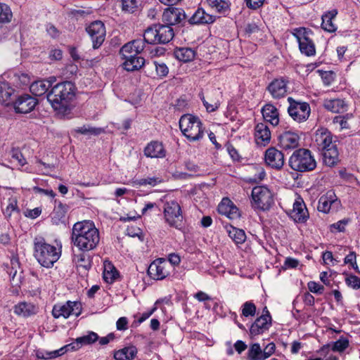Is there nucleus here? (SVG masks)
<instances>
[{"label": "nucleus", "instance_id": "f257e3e1", "mask_svg": "<svg viewBox=\"0 0 360 360\" xmlns=\"http://www.w3.org/2000/svg\"><path fill=\"white\" fill-rule=\"evenodd\" d=\"M72 241L82 252L93 250L100 242L99 231L91 221H78L72 229Z\"/></svg>", "mask_w": 360, "mask_h": 360}, {"label": "nucleus", "instance_id": "f03ea898", "mask_svg": "<svg viewBox=\"0 0 360 360\" xmlns=\"http://www.w3.org/2000/svg\"><path fill=\"white\" fill-rule=\"evenodd\" d=\"M75 96V85L71 82H63L53 86L46 97L54 110L65 113L70 109V102Z\"/></svg>", "mask_w": 360, "mask_h": 360}, {"label": "nucleus", "instance_id": "7ed1b4c3", "mask_svg": "<svg viewBox=\"0 0 360 360\" xmlns=\"http://www.w3.org/2000/svg\"><path fill=\"white\" fill-rule=\"evenodd\" d=\"M60 255V248L46 243L43 237L34 239V256L42 266L52 267Z\"/></svg>", "mask_w": 360, "mask_h": 360}, {"label": "nucleus", "instance_id": "20e7f679", "mask_svg": "<svg viewBox=\"0 0 360 360\" xmlns=\"http://www.w3.org/2000/svg\"><path fill=\"white\" fill-rule=\"evenodd\" d=\"M179 127L183 134L191 141H198L204 136L200 120L193 115H182L179 120Z\"/></svg>", "mask_w": 360, "mask_h": 360}, {"label": "nucleus", "instance_id": "39448f33", "mask_svg": "<svg viewBox=\"0 0 360 360\" xmlns=\"http://www.w3.org/2000/svg\"><path fill=\"white\" fill-rule=\"evenodd\" d=\"M289 165L295 171L309 172L316 168V162L309 149L300 148L290 157Z\"/></svg>", "mask_w": 360, "mask_h": 360}, {"label": "nucleus", "instance_id": "423d86ee", "mask_svg": "<svg viewBox=\"0 0 360 360\" xmlns=\"http://www.w3.org/2000/svg\"><path fill=\"white\" fill-rule=\"evenodd\" d=\"M173 29L167 25H154L144 32V41L150 44H167L174 37Z\"/></svg>", "mask_w": 360, "mask_h": 360}, {"label": "nucleus", "instance_id": "0eeeda50", "mask_svg": "<svg viewBox=\"0 0 360 360\" xmlns=\"http://www.w3.org/2000/svg\"><path fill=\"white\" fill-rule=\"evenodd\" d=\"M292 35L297 39L299 48L302 53L307 56H314L316 53L315 45L311 38L312 32L305 27L295 28L292 31Z\"/></svg>", "mask_w": 360, "mask_h": 360}, {"label": "nucleus", "instance_id": "6e6552de", "mask_svg": "<svg viewBox=\"0 0 360 360\" xmlns=\"http://www.w3.org/2000/svg\"><path fill=\"white\" fill-rule=\"evenodd\" d=\"M252 198L253 206L262 210H269L274 204V195L266 186L254 187L252 191Z\"/></svg>", "mask_w": 360, "mask_h": 360}, {"label": "nucleus", "instance_id": "1a4fd4ad", "mask_svg": "<svg viewBox=\"0 0 360 360\" xmlns=\"http://www.w3.org/2000/svg\"><path fill=\"white\" fill-rule=\"evenodd\" d=\"M289 106L288 112L290 117L298 123L305 122L309 117L311 108L306 102L297 101L292 97L288 98Z\"/></svg>", "mask_w": 360, "mask_h": 360}, {"label": "nucleus", "instance_id": "9d476101", "mask_svg": "<svg viewBox=\"0 0 360 360\" xmlns=\"http://www.w3.org/2000/svg\"><path fill=\"white\" fill-rule=\"evenodd\" d=\"M165 221L170 226L178 228L182 221L183 216L179 204L174 200H167L163 207Z\"/></svg>", "mask_w": 360, "mask_h": 360}, {"label": "nucleus", "instance_id": "9b49d317", "mask_svg": "<svg viewBox=\"0 0 360 360\" xmlns=\"http://www.w3.org/2000/svg\"><path fill=\"white\" fill-rule=\"evenodd\" d=\"M82 312V304L79 302L68 301L64 304L54 305L52 314L54 318H68L71 315L78 316Z\"/></svg>", "mask_w": 360, "mask_h": 360}, {"label": "nucleus", "instance_id": "f8f14e48", "mask_svg": "<svg viewBox=\"0 0 360 360\" xmlns=\"http://www.w3.org/2000/svg\"><path fill=\"white\" fill-rule=\"evenodd\" d=\"M170 268L171 266L166 259L158 258L149 265L148 274L154 280H163L169 274Z\"/></svg>", "mask_w": 360, "mask_h": 360}, {"label": "nucleus", "instance_id": "ddd939ff", "mask_svg": "<svg viewBox=\"0 0 360 360\" xmlns=\"http://www.w3.org/2000/svg\"><path fill=\"white\" fill-rule=\"evenodd\" d=\"M86 30L89 35L94 49L99 48L103 43L105 37V27L103 22L96 20L91 22Z\"/></svg>", "mask_w": 360, "mask_h": 360}, {"label": "nucleus", "instance_id": "4468645a", "mask_svg": "<svg viewBox=\"0 0 360 360\" xmlns=\"http://www.w3.org/2000/svg\"><path fill=\"white\" fill-rule=\"evenodd\" d=\"M271 326V316L266 307L263 309L262 315L258 317L251 325L250 334L256 336L268 330Z\"/></svg>", "mask_w": 360, "mask_h": 360}, {"label": "nucleus", "instance_id": "2eb2a0df", "mask_svg": "<svg viewBox=\"0 0 360 360\" xmlns=\"http://www.w3.org/2000/svg\"><path fill=\"white\" fill-rule=\"evenodd\" d=\"M288 82L284 77L276 78L269 84L266 90L273 98L281 99L287 95Z\"/></svg>", "mask_w": 360, "mask_h": 360}, {"label": "nucleus", "instance_id": "dca6fc26", "mask_svg": "<svg viewBox=\"0 0 360 360\" xmlns=\"http://www.w3.org/2000/svg\"><path fill=\"white\" fill-rule=\"evenodd\" d=\"M38 101L29 94L19 96L14 103V108L18 113H28L33 110Z\"/></svg>", "mask_w": 360, "mask_h": 360}, {"label": "nucleus", "instance_id": "f3484780", "mask_svg": "<svg viewBox=\"0 0 360 360\" xmlns=\"http://www.w3.org/2000/svg\"><path fill=\"white\" fill-rule=\"evenodd\" d=\"M186 19L184 11L180 8L169 7L162 14V21L171 27L181 22Z\"/></svg>", "mask_w": 360, "mask_h": 360}, {"label": "nucleus", "instance_id": "a211bd4d", "mask_svg": "<svg viewBox=\"0 0 360 360\" xmlns=\"http://www.w3.org/2000/svg\"><path fill=\"white\" fill-rule=\"evenodd\" d=\"M314 143L317 148L321 151L330 147V145H335L333 142V135L326 128L318 129L314 134Z\"/></svg>", "mask_w": 360, "mask_h": 360}, {"label": "nucleus", "instance_id": "6ab92c4d", "mask_svg": "<svg viewBox=\"0 0 360 360\" xmlns=\"http://www.w3.org/2000/svg\"><path fill=\"white\" fill-rule=\"evenodd\" d=\"M300 140L297 133L285 131L278 136V145L283 150L295 149L299 146Z\"/></svg>", "mask_w": 360, "mask_h": 360}, {"label": "nucleus", "instance_id": "aec40b11", "mask_svg": "<svg viewBox=\"0 0 360 360\" xmlns=\"http://www.w3.org/2000/svg\"><path fill=\"white\" fill-rule=\"evenodd\" d=\"M266 163L275 169H281L284 165V155L275 148H270L265 153Z\"/></svg>", "mask_w": 360, "mask_h": 360}, {"label": "nucleus", "instance_id": "412c9836", "mask_svg": "<svg viewBox=\"0 0 360 360\" xmlns=\"http://www.w3.org/2000/svg\"><path fill=\"white\" fill-rule=\"evenodd\" d=\"M219 214L226 216L230 219H236L240 217L237 207L229 198H224L219 204L217 207Z\"/></svg>", "mask_w": 360, "mask_h": 360}, {"label": "nucleus", "instance_id": "4be33fe9", "mask_svg": "<svg viewBox=\"0 0 360 360\" xmlns=\"http://www.w3.org/2000/svg\"><path fill=\"white\" fill-rule=\"evenodd\" d=\"M255 140L258 146H265L270 143L271 131L264 123H259L255 127Z\"/></svg>", "mask_w": 360, "mask_h": 360}, {"label": "nucleus", "instance_id": "5701e85b", "mask_svg": "<svg viewBox=\"0 0 360 360\" xmlns=\"http://www.w3.org/2000/svg\"><path fill=\"white\" fill-rule=\"evenodd\" d=\"M144 40L136 39L124 44L120 49V54L123 58L132 57L137 56L144 49Z\"/></svg>", "mask_w": 360, "mask_h": 360}, {"label": "nucleus", "instance_id": "b1692460", "mask_svg": "<svg viewBox=\"0 0 360 360\" xmlns=\"http://www.w3.org/2000/svg\"><path fill=\"white\" fill-rule=\"evenodd\" d=\"M338 205L339 202L335 193L332 191H328L319 198L317 209L319 212L328 213L333 206H338Z\"/></svg>", "mask_w": 360, "mask_h": 360}, {"label": "nucleus", "instance_id": "393cba45", "mask_svg": "<svg viewBox=\"0 0 360 360\" xmlns=\"http://www.w3.org/2000/svg\"><path fill=\"white\" fill-rule=\"evenodd\" d=\"M144 155L150 158H163L166 156V150L159 141H151L147 144L143 150Z\"/></svg>", "mask_w": 360, "mask_h": 360}, {"label": "nucleus", "instance_id": "a878e982", "mask_svg": "<svg viewBox=\"0 0 360 360\" xmlns=\"http://www.w3.org/2000/svg\"><path fill=\"white\" fill-rule=\"evenodd\" d=\"M290 217L296 222H304L309 217L308 211L303 200H296L290 212Z\"/></svg>", "mask_w": 360, "mask_h": 360}, {"label": "nucleus", "instance_id": "bb28decb", "mask_svg": "<svg viewBox=\"0 0 360 360\" xmlns=\"http://www.w3.org/2000/svg\"><path fill=\"white\" fill-rule=\"evenodd\" d=\"M215 20V15L206 13L202 8H198L189 19V22L191 24H211Z\"/></svg>", "mask_w": 360, "mask_h": 360}, {"label": "nucleus", "instance_id": "cd10ccee", "mask_svg": "<svg viewBox=\"0 0 360 360\" xmlns=\"http://www.w3.org/2000/svg\"><path fill=\"white\" fill-rule=\"evenodd\" d=\"M262 112L264 119L271 124L277 126L279 124V113L278 109L272 104L268 103L263 106Z\"/></svg>", "mask_w": 360, "mask_h": 360}, {"label": "nucleus", "instance_id": "c85d7f7f", "mask_svg": "<svg viewBox=\"0 0 360 360\" xmlns=\"http://www.w3.org/2000/svg\"><path fill=\"white\" fill-rule=\"evenodd\" d=\"M325 165L333 167L339 161V153L336 145H330V148L321 150Z\"/></svg>", "mask_w": 360, "mask_h": 360}, {"label": "nucleus", "instance_id": "c756f323", "mask_svg": "<svg viewBox=\"0 0 360 360\" xmlns=\"http://www.w3.org/2000/svg\"><path fill=\"white\" fill-rule=\"evenodd\" d=\"M37 312V307L31 302H20L14 307V313L23 317L30 316Z\"/></svg>", "mask_w": 360, "mask_h": 360}, {"label": "nucleus", "instance_id": "7c9ffc66", "mask_svg": "<svg viewBox=\"0 0 360 360\" xmlns=\"http://www.w3.org/2000/svg\"><path fill=\"white\" fill-rule=\"evenodd\" d=\"M98 340V335L94 332H89L87 335L77 338L76 342L67 345L65 347H70L72 350L78 349L83 345H89Z\"/></svg>", "mask_w": 360, "mask_h": 360}, {"label": "nucleus", "instance_id": "2f4dec72", "mask_svg": "<svg viewBox=\"0 0 360 360\" xmlns=\"http://www.w3.org/2000/svg\"><path fill=\"white\" fill-rule=\"evenodd\" d=\"M338 14L336 9L331 10L322 15V28L328 32H333L337 30L336 25L333 22V20L335 18Z\"/></svg>", "mask_w": 360, "mask_h": 360}, {"label": "nucleus", "instance_id": "473e14b6", "mask_svg": "<svg viewBox=\"0 0 360 360\" xmlns=\"http://www.w3.org/2000/svg\"><path fill=\"white\" fill-rule=\"evenodd\" d=\"M137 352L136 347L130 345L115 351L113 356L115 360H132L136 356Z\"/></svg>", "mask_w": 360, "mask_h": 360}, {"label": "nucleus", "instance_id": "72a5a7b5", "mask_svg": "<svg viewBox=\"0 0 360 360\" xmlns=\"http://www.w3.org/2000/svg\"><path fill=\"white\" fill-rule=\"evenodd\" d=\"M124 58L125 61L123 63V67L128 72L139 70L145 64V59L143 57L138 56V55Z\"/></svg>", "mask_w": 360, "mask_h": 360}, {"label": "nucleus", "instance_id": "f704fd0d", "mask_svg": "<svg viewBox=\"0 0 360 360\" xmlns=\"http://www.w3.org/2000/svg\"><path fill=\"white\" fill-rule=\"evenodd\" d=\"M51 86L48 80H37L32 82L30 86L31 93L36 96H41L47 93Z\"/></svg>", "mask_w": 360, "mask_h": 360}, {"label": "nucleus", "instance_id": "c9c22d12", "mask_svg": "<svg viewBox=\"0 0 360 360\" xmlns=\"http://www.w3.org/2000/svg\"><path fill=\"white\" fill-rule=\"evenodd\" d=\"M14 92V89L8 82H0V103L8 105Z\"/></svg>", "mask_w": 360, "mask_h": 360}, {"label": "nucleus", "instance_id": "e433bc0d", "mask_svg": "<svg viewBox=\"0 0 360 360\" xmlns=\"http://www.w3.org/2000/svg\"><path fill=\"white\" fill-rule=\"evenodd\" d=\"M103 279L108 283H113L119 276V273L115 267L109 262H105Z\"/></svg>", "mask_w": 360, "mask_h": 360}, {"label": "nucleus", "instance_id": "4c0bfd02", "mask_svg": "<svg viewBox=\"0 0 360 360\" xmlns=\"http://www.w3.org/2000/svg\"><path fill=\"white\" fill-rule=\"evenodd\" d=\"M210 8L219 13L224 14L230 11V3L226 0H207Z\"/></svg>", "mask_w": 360, "mask_h": 360}, {"label": "nucleus", "instance_id": "58836bf2", "mask_svg": "<svg viewBox=\"0 0 360 360\" xmlns=\"http://www.w3.org/2000/svg\"><path fill=\"white\" fill-rule=\"evenodd\" d=\"M174 54L178 60L184 62L191 61L195 58V51L190 48H179Z\"/></svg>", "mask_w": 360, "mask_h": 360}, {"label": "nucleus", "instance_id": "ea45409f", "mask_svg": "<svg viewBox=\"0 0 360 360\" xmlns=\"http://www.w3.org/2000/svg\"><path fill=\"white\" fill-rule=\"evenodd\" d=\"M67 210L68 207L63 205L61 202H59L58 205L55 207L52 213V219L56 224L60 221H64Z\"/></svg>", "mask_w": 360, "mask_h": 360}, {"label": "nucleus", "instance_id": "a19ab883", "mask_svg": "<svg viewBox=\"0 0 360 360\" xmlns=\"http://www.w3.org/2000/svg\"><path fill=\"white\" fill-rule=\"evenodd\" d=\"M324 105L326 109L335 113L340 112L345 108V103L344 101L340 99L328 101L326 102Z\"/></svg>", "mask_w": 360, "mask_h": 360}, {"label": "nucleus", "instance_id": "79ce46f5", "mask_svg": "<svg viewBox=\"0 0 360 360\" xmlns=\"http://www.w3.org/2000/svg\"><path fill=\"white\" fill-rule=\"evenodd\" d=\"M104 131L102 128L93 127L89 125H83L82 127H77L73 129V132L81 134L84 135H94L97 136Z\"/></svg>", "mask_w": 360, "mask_h": 360}, {"label": "nucleus", "instance_id": "37998d69", "mask_svg": "<svg viewBox=\"0 0 360 360\" xmlns=\"http://www.w3.org/2000/svg\"><path fill=\"white\" fill-rule=\"evenodd\" d=\"M249 360H264L263 356V350L259 343H255L251 345L248 354Z\"/></svg>", "mask_w": 360, "mask_h": 360}, {"label": "nucleus", "instance_id": "c03bdc74", "mask_svg": "<svg viewBox=\"0 0 360 360\" xmlns=\"http://www.w3.org/2000/svg\"><path fill=\"white\" fill-rule=\"evenodd\" d=\"M229 236L236 244H242L245 241L246 235L243 230L231 227L229 231Z\"/></svg>", "mask_w": 360, "mask_h": 360}, {"label": "nucleus", "instance_id": "a18cd8bd", "mask_svg": "<svg viewBox=\"0 0 360 360\" xmlns=\"http://www.w3.org/2000/svg\"><path fill=\"white\" fill-rule=\"evenodd\" d=\"M85 252L82 253L75 255L74 261L77 267H82L85 270L89 269L91 267V260L90 257L84 254Z\"/></svg>", "mask_w": 360, "mask_h": 360}, {"label": "nucleus", "instance_id": "49530a36", "mask_svg": "<svg viewBox=\"0 0 360 360\" xmlns=\"http://www.w3.org/2000/svg\"><path fill=\"white\" fill-rule=\"evenodd\" d=\"M10 155L11 157V162H16L18 166L22 167L27 164L26 159L18 148H12L10 151Z\"/></svg>", "mask_w": 360, "mask_h": 360}, {"label": "nucleus", "instance_id": "de8ad7c7", "mask_svg": "<svg viewBox=\"0 0 360 360\" xmlns=\"http://www.w3.org/2000/svg\"><path fill=\"white\" fill-rule=\"evenodd\" d=\"M13 14L10 7L6 4L0 3V23H8L11 21Z\"/></svg>", "mask_w": 360, "mask_h": 360}, {"label": "nucleus", "instance_id": "09e8293b", "mask_svg": "<svg viewBox=\"0 0 360 360\" xmlns=\"http://www.w3.org/2000/svg\"><path fill=\"white\" fill-rule=\"evenodd\" d=\"M349 345V341L347 338L341 336L338 340L332 345L331 349L333 352H343Z\"/></svg>", "mask_w": 360, "mask_h": 360}, {"label": "nucleus", "instance_id": "8fccbe9b", "mask_svg": "<svg viewBox=\"0 0 360 360\" xmlns=\"http://www.w3.org/2000/svg\"><path fill=\"white\" fill-rule=\"evenodd\" d=\"M162 182V179L159 177H148L144 179H136L134 181L133 184L135 186H141L149 185L151 186H155L158 184Z\"/></svg>", "mask_w": 360, "mask_h": 360}, {"label": "nucleus", "instance_id": "3c124183", "mask_svg": "<svg viewBox=\"0 0 360 360\" xmlns=\"http://www.w3.org/2000/svg\"><path fill=\"white\" fill-rule=\"evenodd\" d=\"M241 310L242 315L245 317L254 316L256 314L257 308L252 302L248 301L242 305Z\"/></svg>", "mask_w": 360, "mask_h": 360}, {"label": "nucleus", "instance_id": "603ef678", "mask_svg": "<svg viewBox=\"0 0 360 360\" xmlns=\"http://www.w3.org/2000/svg\"><path fill=\"white\" fill-rule=\"evenodd\" d=\"M157 75L160 77H166L169 72V68L163 62H154Z\"/></svg>", "mask_w": 360, "mask_h": 360}, {"label": "nucleus", "instance_id": "864d4df0", "mask_svg": "<svg viewBox=\"0 0 360 360\" xmlns=\"http://www.w3.org/2000/svg\"><path fill=\"white\" fill-rule=\"evenodd\" d=\"M345 283L349 287L354 290L360 288V278L354 275H349L345 278Z\"/></svg>", "mask_w": 360, "mask_h": 360}, {"label": "nucleus", "instance_id": "5fc2aeb1", "mask_svg": "<svg viewBox=\"0 0 360 360\" xmlns=\"http://www.w3.org/2000/svg\"><path fill=\"white\" fill-rule=\"evenodd\" d=\"M122 10L129 13H133L137 8V0H122Z\"/></svg>", "mask_w": 360, "mask_h": 360}, {"label": "nucleus", "instance_id": "6e6d98bb", "mask_svg": "<svg viewBox=\"0 0 360 360\" xmlns=\"http://www.w3.org/2000/svg\"><path fill=\"white\" fill-rule=\"evenodd\" d=\"M349 219H343L330 225V231L336 230L338 232H343L345 230V226L348 224Z\"/></svg>", "mask_w": 360, "mask_h": 360}, {"label": "nucleus", "instance_id": "4d7b16f0", "mask_svg": "<svg viewBox=\"0 0 360 360\" xmlns=\"http://www.w3.org/2000/svg\"><path fill=\"white\" fill-rule=\"evenodd\" d=\"M348 117H349L348 114L346 116H335L333 119V122L338 123L342 129H349V125L347 122Z\"/></svg>", "mask_w": 360, "mask_h": 360}, {"label": "nucleus", "instance_id": "13d9d810", "mask_svg": "<svg viewBox=\"0 0 360 360\" xmlns=\"http://www.w3.org/2000/svg\"><path fill=\"white\" fill-rule=\"evenodd\" d=\"M309 290L314 293L321 294L324 288L323 285L314 281H310L307 284Z\"/></svg>", "mask_w": 360, "mask_h": 360}, {"label": "nucleus", "instance_id": "bf43d9fd", "mask_svg": "<svg viewBox=\"0 0 360 360\" xmlns=\"http://www.w3.org/2000/svg\"><path fill=\"white\" fill-rule=\"evenodd\" d=\"M276 350V345L274 342L269 343L263 349L264 360L271 356Z\"/></svg>", "mask_w": 360, "mask_h": 360}, {"label": "nucleus", "instance_id": "052dcab7", "mask_svg": "<svg viewBox=\"0 0 360 360\" xmlns=\"http://www.w3.org/2000/svg\"><path fill=\"white\" fill-rule=\"evenodd\" d=\"M18 210L17 200L15 199H10L9 203L5 210V214L7 217H11L12 212Z\"/></svg>", "mask_w": 360, "mask_h": 360}, {"label": "nucleus", "instance_id": "680f3d73", "mask_svg": "<svg viewBox=\"0 0 360 360\" xmlns=\"http://www.w3.org/2000/svg\"><path fill=\"white\" fill-rule=\"evenodd\" d=\"M264 0H245L246 6L250 8L255 10L261 7L264 4Z\"/></svg>", "mask_w": 360, "mask_h": 360}, {"label": "nucleus", "instance_id": "e2e57ef3", "mask_svg": "<svg viewBox=\"0 0 360 360\" xmlns=\"http://www.w3.org/2000/svg\"><path fill=\"white\" fill-rule=\"evenodd\" d=\"M321 79L324 84L328 86L334 80V73L333 72H324L321 75Z\"/></svg>", "mask_w": 360, "mask_h": 360}, {"label": "nucleus", "instance_id": "0e129e2a", "mask_svg": "<svg viewBox=\"0 0 360 360\" xmlns=\"http://www.w3.org/2000/svg\"><path fill=\"white\" fill-rule=\"evenodd\" d=\"M299 260L292 258V257H287L284 262V268L285 269H294L296 268L299 265Z\"/></svg>", "mask_w": 360, "mask_h": 360}, {"label": "nucleus", "instance_id": "69168bd1", "mask_svg": "<svg viewBox=\"0 0 360 360\" xmlns=\"http://www.w3.org/2000/svg\"><path fill=\"white\" fill-rule=\"evenodd\" d=\"M33 191L36 193L44 194L46 195L50 196L51 198H53L56 195L55 193L51 189H43L38 186H34L33 188Z\"/></svg>", "mask_w": 360, "mask_h": 360}, {"label": "nucleus", "instance_id": "338daca9", "mask_svg": "<svg viewBox=\"0 0 360 360\" xmlns=\"http://www.w3.org/2000/svg\"><path fill=\"white\" fill-rule=\"evenodd\" d=\"M127 319L126 317H121L116 323L117 329L119 330H124L127 328Z\"/></svg>", "mask_w": 360, "mask_h": 360}, {"label": "nucleus", "instance_id": "774afa93", "mask_svg": "<svg viewBox=\"0 0 360 360\" xmlns=\"http://www.w3.org/2000/svg\"><path fill=\"white\" fill-rule=\"evenodd\" d=\"M63 57V52L60 49H53L50 51L49 58L52 60H60Z\"/></svg>", "mask_w": 360, "mask_h": 360}]
</instances>
